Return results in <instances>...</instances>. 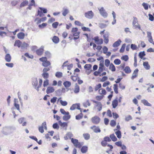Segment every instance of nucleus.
<instances>
[{"mask_svg":"<svg viewBox=\"0 0 154 154\" xmlns=\"http://www.w3.org/2000/svg\"><path fill=\"white\" fill-rule=\"evenodd\" d=\"M71 32L74 37L73 39L74 40L78 39L79 37V34L80 33L78 30V29L76 27H73L72 29Z\"/></svg>","mask_w":154,"mask_h":154,"instance_id":"obj_1","label":"nucleus"},{"mask_svg":"<svg viewBox=\"0 0 154 154\" xmlns=\"http://www.w3.org/2000/svg\"><path fill=\"white\" fill-rule=\"evenodd\" d=\"M133 20L132 22V25L135 29L138 28L141 29L140 26L138 23L137 18L135 17H133Z\"/></svg>","mask_w":154,"mask_h":154,"instance_id":"obj_2","label":"nucleus"},{"mask_svg":"<svg viewBox=\"0 0 154 154\" xmlns=\"http://www.w3.org/2000/svg\"><path fill=\"white\" fill-rule=\"evenodd\" d=\"M39 10H38L37 15H39L40 17H42L44 15L42 13V11L44 13H46L47 12V9L46 8L41 7H39Z\"/></svg>","mask_w":154,"mask_h":154,"instance_id":"obj_3","label":"nucleus"},{"mask_svg":"<svg viewBox=\"0 0 154 154\" xmlns=\"http://www.w3.org/2000/svg\"><path fill=\"white\" fill-rule=\"evenodd\" d=\"M100 14L104 17H107L108 16V14L104 9L103 7H101L100 8H98Z\"/></svg>","mask_w":154,"mask_h":154,"instance_id":"obj_4","label":"nucleus"},{"mask_svg":"<svg viewBox=\"0 0 154 154\" xmlns=\"http://www.w3.org/2000/svg\"><path fill=\"white\" fill-rule=\"evenodd\" d=\"M93 102L96 103L95 107L99 111H100L102 109L103 105L100 102L93 100Z\"/></svg>","mask_w":154,"mask_h":154,"instance_id":"obj_5","label":"nucleus"},{"mask_svg":"<svg viewBox=\"0 0 154 154\" xmlns=\"http://www.w3.org/2000/svg\"><path fill=\"white\" fill-rule=\"evenodd\" d=\"M147 37L148 38V41L154 45V42L153 41L152 36L151 32L147 31L146 32Z\"/></svg>","mask_w":154,"mask_h":154,"instance_id":"obj_6","label":"nucleus"},{"mask_svg":"<svg viewBox=\"0 0 154 154\" xmlns=\"http://www.w3.org/2000/svg\"><path fill=\"white\" fill-rule=\"evenodd\" d=\"M94 13L91 11H87L85 14V17L88 19H91L94 17Z\"/></svg>","mask_w":154,"mask_h":154,"instance_id":"obj_7","label":"nucleus"},{"mask_svg":"<svg viewBox=\"0 0 154 154\" xmlns=\"http://www.w3.org/2000/svg\"><path fill=\"white\" fill-rule=\"evenodd\" d=\"M44 128L45 129H47L46 124L45 122H43L41 126L39 127L38 130L41 133H43L44 132Z\"/></svg>","mask_w":154,"mask_h":154,"instance_id":"obj_8","label":"nucleus"},{"mask_svg":"<svg viewBox=\"0 0 154 154\" xmlns=\"http://www.w3.org/2000/svg\"><path fill=\"white\" fill-rule=\"evenodd\" d=\"M94 40L95 42L98 45H100L102 44L103 42V40L102 38L99 39V37L96 36L94 38Z\"/></svg>","mask_w":154,"mask_h":154,"instance_id":"obj_9","label":"nucleus"},{"mask_svg":"<svg viewBox=\"0 0 154 154\" xmlns=\"http://www.w3.org/2000/svg\"><path fill=\"white\" fill-rule=\"evenodd\" d=\"M18 121L19 124H22L23 126H26L27 123L25 119L23 117H21L19 119Z\"/></svg>","mask_w":154,"mask_h":154,"instance_id":"obj_10","label":"nucleus"},{"mask_svg":"<svg viewBox=\"0 0 154 154\" xmlns=\"http://www.w3.org/2000/svg\"><path fill=\"white\" fill-rule=\"evenodd\" d=\"M100 119L97 116H95L91 119L92 122L95 124H98L100 122Z\"/></svg>","mask_w":154,"mask_h":154,"instance_id":"obj_11","label":"nucleus"},{"mask_svg":"<svg viewBox=\"0 0 154 154\" xmlns=\"http://www.w3.org/2000/svg\"><path fill=\"white\" fill-rule=\"evenodd\" d=\"M47 20L46 17H44L41 18H36L35 20V22L37 24L41 23L42 22H43Z\"/></svg>","mask_w":154,"mask_h":154,"instance_id":"obj_12","label":"nucleus"},{"mask_svg":"<svg viewBox=\"0 0 154 154\" xmlns=\"http://www.w3.org/2000/svg\"><path fill=\"white\" fill-rule=\"evenodd\" d=\"M80 109V104L76 103L74 104L70 107V109L71 110H74L75 109Z\"/></svg>","mask_w":154,"mask_h":154,"instance_id":"obj_13","label":"nucleus"},{"mask_svg":"<svg viewBox=\"0 0 154 154\" xmlns=\"http://www.w3.org/2000/svg\"><path fill=\"white\" fill-rule=\"evenodd\" d=\"M141 102L145 106H151L152 104L149 103L148 101L146 99H144L141 101Z\"/></svg>","mask_w":154,"mask_h":154,"instance_id":"obj_14","label":"nucleus"},{"mask_svg":"<svg viewBox=\"0 0 154 154\" xmlns=\"http://www.w3.org/2000/svg\"><path fill=\"white\" fill-rule=\"evenodd\" d=\"M109 34L108 33L105 34L103 36L104 42L106 44H107L109 42Z\"/></svg>","mask_w":154,"mask_h":154,"instance_id":"obj_15","label":"nucleus"},{"mask_svg":"<svg viewBox=\"0 0 154 154\" xmlns=\"http://www.w3.org/2000/svg\"><path fill=\"white\" fill-rule=\"evenodd\" d=\"M54 91V89L53 87L51 86L48 87L46 89V93L49 94L53 92Z\"/></svg>","mask_w":154,"mask_h":154,"instance_id":"obj_16","label":"nucleus"},{"mask_svg":"<svg viewBox=\"0 0 154 154\" xmlns=\"http://www.w3.org/2000/svg\"><path fill=\"white\" fill-rule=\"evenodd\" d=\"M25 34L23 32H20L17 34V36L18 38L20 39H23L25 36Z\"/></svg>","mask_w":154,"mask_h":154,"instance_id":"obj_17","label":"nucleus"},{"mask_svg":"<svg viewBox=\"0 0 154 154\" xmlns=\"http://www.w3.org/2000/svg\"><path fill=\"white\" fill-rule=\"evenodd\" d=\"M44 47H42L40 48L36 51V53L38 55H41L42 54L44 51Z\"/></svg>","mask_w":154,"mask_h":154,"instance_id":"obj_18","label":"nucleus"},{"mask_svg":"<svg viewBox=\"0 0 154 154\" xmlns=\"http://www.w3.org/2000/svg\"><path fill=\"white\" fill-rule=\"evenodd\" d=\"M98 93L101 95L104 96L106 94V92L105 90L103 88H100L98 90Z\"/></svg>","mask_w":154,"mask_h":154,"instance_id":"obj_19","label":"nucleus"},{"mask_svg":"<svg viewBox=\"0 0 154 154\" xmlns=\"http://www.w3.org/2000/svg\"><path fill=\"white\" fill-rule=\"evenodd\" d=\"M91 128L95 133L100 132V128L98 127L94 126L91 127Z\"/></svg>","mask_w":154,"mask_h":154,"instance_id":"obj_20","label":"nucleus"},{"mask_svg":"<svg viewBox=\"0 0 154 154\" xmlns=\"http://www.w3.org/2000/svg\"><path fill=\"white\" fill-rule=\"evenodd\" d=\"M121 42V40L119 39L117 41H116L113 43L112 46L114 47H118L120 45Z\"/></svg>","mask_w":154,"mask_h":154,"instance_id":"obj_21","label":"nucleus"},{"mask_svg":"<svg viewBox=\"0 0 154 154\" xmlns=\"http://www.w3.org/2000/svg\"><path fill=\"white\" fill-rule=\"evenodd\" d=\"M5 59L6 61L8 62H10L11 60V57L9 54H7L5 57Z\"/></svg>","mask_w":154,"mask_h":154,"instance_id":"obj_22","label":"nucleus"},{"mask_svg":"<svg viewBox=\"0 0 154 154\" xmlns=\"http://www.w3.org/2000/svg\"><path fill=\"white\" fill-rule=\"evenodd\" d=\"M21 42L19 40H16L15 41L14 46H17L18 48L20 47L21 46Z\"/></svg>","mask_w":154,"mask_h":154,"instance_id":"obj_23","label":"nucleus"},{"mask_svg":"<svg viewBox=\"0 0 154 154\" xmlns=\"http://www.w3.org/2000/svg\"><path fill=\"white\" fill-rule=\"evenodd\" d=\"M138 72V69H136L134 71V72L133 73L132 76L131 77L132 79H134L137 76Z\"/></svg>","mask_w":154,"mask_h":154,"instance_id":"obj_24","label":"nucleus"},{"mask_svg":"<svg viewBox=\"0 0 154 154\" xmlns=\"http://www.w3.org/2000/svg\"><path fill=\"white\" fill-rule=\"evenodd\" d=\"M63 85L65 88H68L71 85V83L69 81H66L63 82Z\"/></svg>","mask_w":154,"mask_h":154,"instance_id":"obj_25","label":"nucleus"},{"mask_svg":"<svg viewBox=\"0 0 154 154\" xmlns=\"http://www.w3.org/2000/svg\"><path fill=\"white\" fill-rule=\"evenodd\" d=\"M112 105L113 108H116L118 105V101L117 100L115 99L113 100L112 101Z\"/></svg>","mask_w":154,"mask_h":154,"instance_id":"obj_26","label":"nucleus"},{"mask_svg":"<svg viewBox=\"0 0 154 154\" xmlns=\"http://www.w3.org/2000/svg\"><path fill=\"white\" fill-rule=\"evenodd\" d=\"M109 69V70H111L112 72H115L116 70V69L115 66L112 63H111L110 64Z\"/></svg>","mask_w":154,"mask_h":154,"instance_id":"obj_27","label":"nucleus"},{"mask_svg":"<svg viewBox=\"0 0 154 154\" xmlns=\"http://www.w3.org/2000/svg\"><path fill=\"white\" fill-rule=\"evenodd\" d=\"M80 90L79 86L77 85V84H76L74 89V93L75 94L78 93L79 91Z\"/></svg>","mask_w":154,"mask_h":154,"instance_id":"obj_28","label":"nucleus"},{"mask_svg":"<svg viewBox=\"0 0 154 154\" xmlns=\"http://www.w3.org/2000/svg\"><path fill=\"white\" fill-rule=\"evenodd\" d=\"M143 65L145 68L147 70L149 69L150 67L148 62H144L143 63Z\"/></svg>","mask_w":154,"mask_h":154,"instance_id":"obj_29","label":"nucleus"},{"mask_svg":"<svg viewBox=\"0 0 154 154\" xmlns=\"http://www.w3.org/2000/svg\"><path fill=\"white\" fill-rule=\"evenodd\" d=\"M72 137L73 135L72 133L71 132H69L66 134L64 138L65 140H67L69 138L70 139Z\"/></svg>","mask_w":154,"mask_h":154,"instance_id":"obj_30","label":"nucleus"},{"mask_svg":"<svg viewBox=\"0 0 154 154\" xmlns=\"http://www.w3.org/2000/svg\"><path fill=\"white\" fill-rule=\"evenodd\" d=\"M29 44L26 43L25 42H24L22 44H21V48L22 49H26L29 47Z\"/></svg>","mask_w":154,"mask_h":154,"instance_id":"obj_31","label":"nucleus"},{"mask_svg":"<svg viewBox=\"0 0 154 154\" xmlns=\"http://www.w3.org/2000/svg\"><path fill=\"white\" fill-rule=\"evenodd\" d=\"M53 42L55 43H57L59 41V39L58 37L57 36H54L52 38Z\"/></svg>","mask_w":154,"mask_h":154,"instance_id":"obj_32","label":"nucleus"},{"mask_svg":"<svg viewBox=\"0 0 154 154\" xmlns=\"http://www.w3.org/2000/svg\"><path fill=\"white\" fill-rule=\"evenodd\" d=\"M63 73L60 72H57L55 74V75L57 78H61L63 76Z\"/></svg>","mask_w":154,"mask_h":154,"instance_id":"obj_33","label":"nucleus"},{"mask_svg":"<svg viewBox=\"0 0 154 154\" xmlns=\"http://www.w3.org/2000/svg\"><path fill=\"white\" fill-rule=\"evenodd\" d=\"M38 83V81L37 78H35L34 79L32 83V84L33 86H34L35 87V88L36 89V88H37V85Z\"/></svg>","mask_w":154,"mask_h":154,"instance_id":"obj_34","label":"nucleus"},{"mask_svg":"<svg viewBox=\"0 0 154 154\" xmlns=\"http://www.w3.org/2000/svg\"><path fill=\"white\" fill-rule=\"evenodd\" d=\"M59 123L60 126L63 128L65 127H66L67 126V124L66 122H62L61 121H59Z\"/></svg>","mask_w":154,"mask_h":154,"instance_id":"obj_35","label":"nucleus"},{"mask_svg":"<svg viewBox=\"0 0 154 154\" xmlns=\"http://www.w3.org/2000/svg\"><path fill=\"white\" fill-rule=\"evenodd\" d=\"M69 12V11L68 9L66 8H63V11L62 13V14L64 16H65Z\"/></svg>","mask_w":154,"mask_h":154,"instance_id":"obj_36","label":"nucleus"},{"mask_svg":"<svg viewBox=\"0 0 154 154\" xmlns=\"http://www.w3.org/2000/svg\"><path fill=\"white\" fill-rule=\"evenodd\" d=\"M91 105L89 100H87L85 102L83 103V106L85 107H87L88 106H90Z\"/></svg>","mask_w":154,"mask_h":154,"instance_id":"obj_37","label":"nucleus"},{"mask_svg":"<svg viewBox=\"0 0 154 154\" xmlns=\"http://www.w3.org/2000/svg\"><path fill=\"white\" fill-rule=\"evenodd\" d=\"M84 68L86 70H91V64H86L84 66Z\"/></svg>","mask_w":154,"mask_h":154,"instance_id":"obj_38","label":"nucleus"},{"mask_svg":"<svg viewBox=\"0 0 154 154\" xmlns=\"http://www.w3.org/2000/svg\"><path fill=\"white\" fill-rule=\"evenodd\" d=\"M70 116L69 114H66L63 117V118L64 120L67 121L70 119Z\"/></svg>","mask_w":154,"mask_h":154,"instance_id":"obj_39","label":"nucleus"},{"mask_svg":"<svg viewBox=\"0 0 154 154\" xmlns=\"http://www.w3.org/2000/svg\"><path fill=\"white\" fill-rule=\"evenodd\" d=\"M124 70L125 72L127 73H129L131 72V70L130 68L128 66H127L125 68Z\"/></svg>","mask_w":154,"mask_h":154,"instance_id":"obj_40","label":"nucleus"},{"mask_svg":"<svg viewBox=\"0 0 154 154\" xmlns=\"http://www.w3.org/2000/svg\"><path fill=\"white\" fill-rule=\"evenodd\" d=\"M28 3V1L25 0L22 2L20 4V7H24L25 6H26Z\"/></svg>","mask_w":154,"mask_h":154,"instance_id":"obj_41","label":"nucleus"},{"mask_svg":"<svg viewBox=\"0 0 154 154\" xmlns=\"http://www.w3.org/2000/svg\"><path fill=\"white\" fill-rule=\"evenodd\" d=\"M51 65L50 62L46 60L44 63H42V65L44 67H47L50 66Z\"/></svg>","mask_w":154,"mask_h":154,"instance_id":"obj_42","label":"nucleus"},{"mask_svg":"<svg viewBox=\"0 0 154 154\" xmlns=\"http://www.w3.org/2000/svg\"><path fill=\"white\" fill-rule=\"evenodd\" d=\"M88 150V147L87 146H83L81 149V151L82 153L86 152Z\"/></svg>","mask_w":154,"mask_h":154,"instance_id":"obj_43","label":"nucleus"},{"mask_svg":"<svg viewBox=\"0 0 154 154\" xmlns=\"http://www.w3.org/2000/svg\"><path fill=\"white\" fill-rule=\"evenodd\" d=\"M142 6L143 7L144 9L146 10H147L148 9V5L146 3L143 2L142 4Z\"/></svg>","mask_w":154,"mask_h":154,"instance_id":"obj_44","label":"nucleus"},{"mask_svg":"<svg viewBox=\"0 0 154 154\" xmlns=\"http://www.w3.org/2000/svg\"><path fill=\"white\" fill-rule=\"evenodd\" d=\"M116 135L118 138H120L122 137L121 133V131L118 130L115 132Z\"/></svg>","mask_w":154,"mask_h":154,"instance_id":"obj_45","label":"nucleus"},{"mask_svg":"<svg viewBox=\"0 0 154 154\" xmlns=\"http://www.w3.org/2000/svg\"><path fill=\"white\" fill-rule=\"evenodd\" d=\"M128 57L127 55L123 56L121 57V59L125 61H127L128 60Z\"/></svg>","mask_w":154,"mask_h":154,"instance_id":"obj_46","label":"nucleus"},{"mask_svg":"<svg viewBox=\"0 0 154 154\" xmlns=\"http://www.w3.org/2000/svg\"><path fill=\"white\" fill-rule=\"evenodd\" d=\"M43 82L42 80L41 79H39V85L37 87V88H36V89L38 91H39V88H40Z\"/></svg>","mask_w":154,"mask_h":154,"instance_id":"obj_47","label":"nucleus"},{"mask_svg":"<svg viewBox=\"0 0 154 154\" xmlns=\"http://www.w3.org/2000/svg\"><path fill=\"white\" fill-rule=\"evenodd\" d=\"M110 137L113 141L115 142L117 140V138L114 134H112L110 135Z\"/></svg>","mask_w":154,"mask_h":154,"instance_id":"obj_48","label":"nucleus"},{"mask_svg":"<svg viewBox=\"0 0 154 154\" xmlns=\"http://www.w3.org/2000/svg\"><path fill=\"white\" fill-rule=\"evenodd\" d=\"M42 75L45 79H47L49 77V74L48 72H43Z\"/></svg>","mask_w":154,"mask_h":154,"instance_id":"obj_49","label":"nucleus"},{"mask_svg":"<svg viewBox=\"0 0 154 154\" xmlns=\"http://www.w3.org/2000/svg\"><path fill=\"white\" fill-rule=\"evenodd\" d=\"M131 48L133 50H136L138 48L137 46L135 44H131Z\"/></svg>","mask_w":154,"mask_h":154,"instance_id":"obj_50","label":"nucleus"},{"mask_svg":"<svg viewBox=\"0 0 154 154\" xmlns=\"http://www.w3.org/2000/svg\"><path fill=\"white\" fill-rule=\"evenodd\" d=\"M113 89L115 92L116 94L118 93V85L117 84H114L113 85Z\"/></svg>","mask_w":154,"mask_h":154,"instance_id":"obj_51","label":"nucleus"},{"mask_svg":"<svg viewBox=\"0 0 154 154\" xmlns=\"http://www.w3.org/2000/svg\"><path fill=\"white\" fill-rule=\"evenodd\" d=\"M104 64L106 67H108L110 64L109 60L108 59H106L105 61Z\"/></svg>","mask_w":154,"mask_h":154,"instance_id":"obj_52","label":"nucleus"},{"mask_svg":"<svg viewBox=\"0 0 154 154\" xmlns=\"http://www.w3.org/2000/svg\"><path fill=\"white\" fill-rule=\"evenodd\" d=\"M125 46H126V44H124L122 45L120 50V51H119L120 52L122 53L124 52Z\"/></svg>","mask_w":154,"mask_h":154,"instance_id":"obj_53","label":"nucleus"},{"mask_svg":"<svg viewBox=\"0 0 154 154\" xmlns=\"http://www.w3.org/2000/svg\"><path fill=\"white\" fill-rule=\"evenodd\" d=\"M114 63L116 65H119L121 63V60L119 59H116L114 61Z\"/></svg>","mask_w":154,"mask_h":154,"instance_id":"obj_54","label":"nucleus"},{"mask_svg":"<svg viewBox=\"0 0 154 154\" xmlns=\"http://www.w3.org/2000/svg\"><path fill=\"white\" fill-rule=\"evenodd\" d=\"M145 55V52L144 51L141 52H140V53L139 54V56L140 57L141 59H142L143 57Z\"/></svg>","mask_w":154,"mask_h":154,"instance_id":"obj_55","label":"nucleus"},{"mask_svg":"<svg viewBox=\"0 0 154 154\" xmlns=\"http://www.w3.org/2000/svg\"><path fill=\"white\" fill-rule=\"evenodd\" d=\"M71 142L74 144L75 146V144H76L78 142V140L76 139H74L73 138H71Z\"/></svg>","mask_w":154,"mask_h":154,"instance_id":"obj_56","label":"nucleus"},{"mask_svg":"<svg viewBox=\"0 0 154 154\" xmlns=\"http://www.w3.org/2000/svg\"><path fill=\"white\" fill-rule=\"evenodd\" d=\"M5 65L7 67L10 68H12L14 66V64L13 63H6Z\"/></svg>","mask_w":154,"mask_h":154,"instance_id":"obj_57","label":"nucleus"},{"mask_svg":"<svg viewBox=\"0 0 154 154\" xmlns=\"http://www.w3.org/2000/svg\"><path fill=\"white\" fill-rule=\"evenodd\" d=\"M83 136L84 138L86 140H88L90 138V135L88 134H83Z\"/></svg>","mask_w":154,"mask_h":154,"instance_id":"obj_58","label":"nucleus"},{"mask_svg":"<svg viewBox=\"0 0 154 154\" xmlns=\"http://www.w3.org/2000/svg\"><path fill=\"white\" fill-rule=\"evenodd\" d=\"M60 112L63 115H66V114H69V112H66L65 110L62 109H60Z\"/></svg>","mask_w":154,"mask_h":154,"instance_id":"obj_59","label":"nucleus"},{"mask_svg":"<svg viewBox=\"0 0 154 154\" xmlns=\"http://www.w3.org/2000/svg\"><path fill=\"white\" fill-rule=\"evenodd\" d=\"M60 102L62 105L65 106L67 105V103L66 101H63L62 100H60Z\"/></svg>","mask_w":154,"mask_h":154,"instance_id":"obj_60","label":"nucleus"},{"mask_svg":"<svg viewBox=\"0 0 154 154\" xmlns=\"http://www.w3.org/2000/svg\"><path fill=\"white\" fill-rule=\"evenodd\" d=\"M47 25V24L46 23H42L41 24H39L38 25V27L40 28H43L45 26H46Z\"/></svg>","mask_w":154,"mask_h":154,"instance_id":"obj_61","label":"nucleus"},{"mask_svg":"<svg viewBox=\"0 0 154 154\" xmlns=\"http://www.w3.org/2000/svg\"><path fill=\"white\" fill-rule=\"evenodd\" d=\"M125 119L126 121H128L132 119V117L131 116L129 115L125 117Z\"/></svg>","mask_w":154,"mask_h":154,"instance_id":"obj_62","label":"nucleus"},{"mask_svg":"<svg viewBox=\"0 0 154 154\" xmlns=\"http://www.w3.org/2000/svg\"><path fill=\"white\" fill-rule=\"evenodd\" d=\"M101 87V84H98L97 85L95 88V90L97 91Z\"/></svg>","mask_w":154,"mask_h":154,"instance_id":"obj_63","label":"nucleus"},{"mask_svg":"<svg viewBox=\"0 0 154 154\" xmlns=\"http://www.w3.org/2000/svg\"><path fill=\"white\" fill-rule=\"evenodd\" d=\"M49 84L48 80V79H46L43 82V86L44 87H46Z\"/></svg>","mask_w":154,"mask_h":154,"instance_id":"obj_64","label":"nucleus"}]
</instances>
